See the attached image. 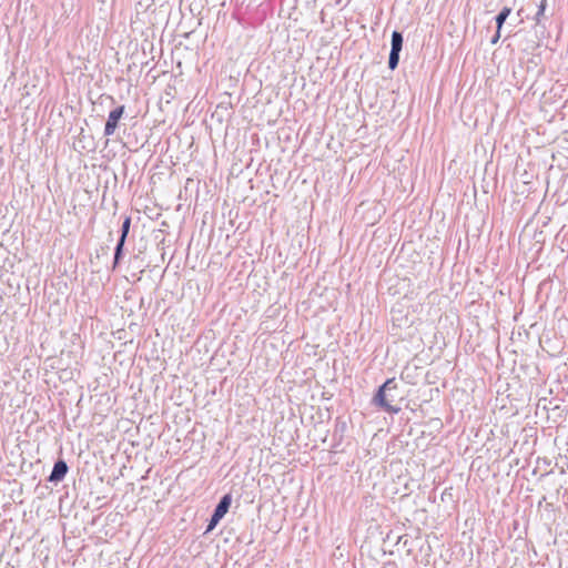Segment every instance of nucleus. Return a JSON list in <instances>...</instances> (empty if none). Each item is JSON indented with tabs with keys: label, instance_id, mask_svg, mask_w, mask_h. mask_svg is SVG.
<instances>
[{
	"label": "nucleus",
	"instance_id": "obj_3",
	"mask_svg": "<svg viewBox=\"0 0 568 568\" xmlns=\"http://www.w3.org/2000/svg\"><path fill=\"white\" fill-rule=\"evenodd\" d=\"M403 47V36L398 31L392 33V49L389 53L388 67L390 70H395L399 62V52Z\"/></svg>",
	"mask_w": 568,
	"mask_h": 568
},
{
	"label": "nucleus",
	"instance_id": "obj_4",
	"mask_svg": "<svg viewBox=\"0 0 568 568\" xmlns=\"http://www.w3.org/2000/svg\"><path fill=\"white\" fill-rule=\"evenodd\" d=\"M123 113H124V105H120L109 113V116H108V120H106V123L104 126V134L106 136L112 135L115 132V130L118 128V122L121 119V116L123 115Z\"/></svg>",
	"mask_w": 568,
	"mask_h": 568
},
{
	"label": "nucleus",
	"instance_id": "obj_1",
	"mask_svg": "<svg viewBox=\"0 0 568 568\" xmlns=\"http://www.w3.org/2000/svg\"><path fill=\"white\" fill-rule=\"evenodd\" d=\"M397 390L395 378H388L374 396V403L390 414H397L400 410L399 403L402 398L395 399L390 393Z\"/></svg>",
	"mask_w": 568,
	"mask_h": 568
},
{
	"label": "nucleus",
	"instance_id": "obj_7",
	"mask_svg": "<svg viewBox=\"0 0 568 568\" xmlns=\"http://www.w3.org/2000/svg\"><path fill=\"white\" fill-rule=\"evenodd\" d=\"M510 12H511V9L509 7H504L503 10L499 12V14L496 17V23H497L498 30H501V27H503L504 22L506 21V19L508 18V16L510 14Z\"/></svg>",
	"mask_w": 568,
	"mask_h": 568
},
{
	"label": "nucleus",
	"instance_id": "obj_2",
	"mask_svg": "<svg viewBox=\"0 0 568 568\" xmlns=\"http://www.w3.org/2000/svg\"><path fill=\"white\" fill-rule=\"evenodd\" d=\"M231 501H232V497L230 494H226L225 496L222 497V499L220 500L219 505L216 506V508L214 510V514L212 515V518L210 520L206 531H211L215 528V526L219 524V521L227 513Z\"/></svg>",
	"mask_w": 568,
	"mask_h": 568
},
{
	"label": "nucleus",
	"instance_id": "obj_6",
	"mask_svg": "<svg viewBox=\"0 0 568 568\" xmlns=\"http://www.w3.org/2000/svg\"><path fill=\"white\" fill-rule=\"evenodd\" d=\"M68 471V466L65 462L59 460L54 464L53 470L49 477L50 481H60L64 478L65 474Z\"/></svg>",
	"mask_w": 568,
	"mask_h": 568
},
{
	"label": "nucleus",
	"instance_id": "obj_8",
	"mask_svg": "<svg viewBox=\"0 0 568 568\" xmlns=\"http://www.w3.org/2000/svg\"><path fill=\"white\" fill-rule=\"evenodd\" d=\"M546 7H547V0H541L540 3H539V7H538V11L536 13V21L537 22H539L541 17L544 16Z\"/></svg>",
	"mask_w": 568,
	"mask_h": 568
},
{
	"label": "nucleus",
	"instance_id": "obj_9",
	"mask_svg": "<svg viewBox=\"0 0 568 568\" xmlns=\"http://www.w3.org/2000/svg\"><path fill=\"white\" fill-rule=\"evenodd\" d=\"M499 38H500V30L497 29L496 34H495V37L491 40V43L493 44L497 43Z\"/></svg>",
	"mask_w": 568,
	"mask_h": 568
},
{
	"label": "nucleus",
	"instance_id": "obj_5",
	"mask_svg": "<svg viewBox=\"0 0 568 568\" xmlns=\"http://www.w3.org/2000/svg\"><path fill=\"white\" fill-rule=\"evenodd\" d=\"M130 224H131V219L126 217L124 220L123 224H122V234H121V239H120V241L118 243V246H116V250H115L113 267H115L118 265V263H119V260H120V256H121V253H122V248H123L126 235H128L129 230H130Z\"/></svg>",
	"mask_w": 568,
	"mask_h": 568
}]
</instances>
